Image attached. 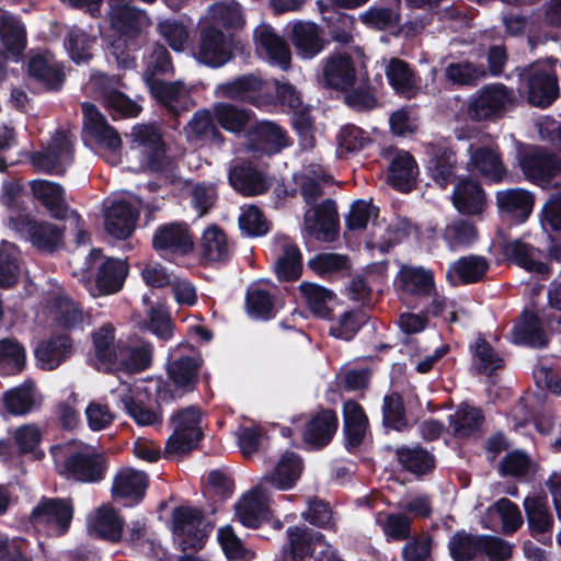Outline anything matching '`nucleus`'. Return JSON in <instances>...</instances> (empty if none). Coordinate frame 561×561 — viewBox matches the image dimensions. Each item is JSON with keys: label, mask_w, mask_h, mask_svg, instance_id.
Segmentation results:
<instances>
[{"label": "nucleus", "mask_w": 561, "mask_h": 561, "mask_svg": "<svg viewBox=\"0 0 561 561\" xmlns=\"http://www.w3.org/2000/svg\"><path fill=\"white\" fill-rule=\"evenodd\" d=\"M327 181L299 175L298 184L306 204L313 205L304 216L305 233L319 241L330 242L334 240L337 232L339 215L336 204L333 199L327 198L322 203L314 205L323 194L322 183Z\"/></svg>", "instance_id": "f257e3e1"}, {"label": "nucleus", "mask_w": 561, "mask_h": 561, "mask_svg": "<svg viewBox=\"0 0 561 561\" xmlns=\"http://www.w3.org/2000/svg\"><path fill=\"white\" fill-rule=\"evenodd\" d=\"M201 360L198 357L182 356L168 364L170 381L158 379L152 382L158 405L168 404L193 391L197 382Z\"/></svg>", "instance_id": "f03ea898"}, {"label": "nucleus", "mask_w": 561, "mask_h": 561, "mask_svg": "<svg viewBox=\"0 0 561 561\" xmlns=\"http://www.w3.org/2000/svg\"><path fill=\"white\" fill-rule=\"evenodd\" d=\"M73 516L70 500L42 497L33 507L30 520L37 531L49 537H59L68 531Z\"/></svg>", "instance_id": "7ed1b4c3"}, {"label": "nucleus", "mask_w": 561, "mask_h": 561, "mask_svg": "<svg viewBox=\"0 0 561 561\" xmlns=\"http://www.w3.org/2000/svg\"><path fill=\"white\" fill-rule=\"evenodd\" d=\"M201 421L202 412L194 405L173 414L171 417L173 434L165 443V455L186 454L194 449L203 437Z\"/></svg>", "instance_id": "20e7f679"}, {"label": "nucleus", "mask_w": 561, "mask_h": 561, "mask_svg": "<svg viewBox=\"0 0 561 561\" xmlns=\"http://www.w3.org/2000/svg\"><path fill=\"white\" fill-rule=\"evenodd\" d=\"M173 535L183 551L202 549L209 525L203 512L191 506H179L172 513Z\"/></svg>", "instance_id": "39448f33"}, {"label": "nucleus", "mask_w": 561, "mask_h": 561, "mask_svg": "<svg viewBox=\"0 0 561 561\" xmlns=\"http://www.w3.org/2000/svg\"><path fill=\"white\" fill-rule=\"evenodd\" d=\"M130 150L140 165L153 172H161L165 164V149L159 129L154 125H137L131 129Z\"/></svg>", "instance_id": "423d86ee"}, {"label": "nucleus", "mask_w": 561, "mask_h": 561, "mask_svg": "<svg viewBox=\"0 0 561 561\" xmlns=\"http://www.w3.org/2000/svg\"><path fill=\"white\" fill-rule=\"evenodd\" d=\"M33 167L50 174H62L73 159V136L69 131L57 130L45 150L30 157Z\"/></svg>", "instance_id": "0eeeda50"}, {"label": "nucleus", "mask_w": 561, "mask_h": 561, "mask_svg": "<svg viewBox=\"0 0 561 561\" xmlns=\"http://www.w3.org/2000/svg\"><path fill=\"white\" fill-rule=\"evenodd\" d=\"M194 58L209 68H220L233 58L232 41L215 25H206L199 32Z\"/></svg>", "instance_id": "6e6552de"}, {"label": "nucleus", "mask_w": 561, "mask_h": 561, "mask_svg": "<svg viewBox=\"0 0 561 561\" xmlns=\"http://www.w3.org/2000/svg\"><path fill=\"white\" fill-rule=\"evenodd\" d=\"M215 94L222 99L248 102L256 107L270 102L267 84L257 73H247L219 83L215 88Z\"/></svg>", "instance_id": "1a4fd4ad"}, {"label": "nucleus", "mask_w": 561, "mask_h": 561, "mask_svg": "<svg viewBox=\"0 0 561 561\" xmlns=\"http://www.w3.org/2000/svg\"><path fill=\"white\" fill-rule=\"evenodd\" d=\"M363 75L354 58L345 51L332 53L321 60V80L327 88L346 91Z\"/></svg>", "instance_id": "9d476101"}, {"label": "nucleus", "mask_w": 561, "mask_h": 561, "mask_svg": "<svg viewBox=\"0 0 561 561\" xmlns=\"http://www.w3.org/2000/svg\"><path fill=\"white\" fill-rule=\"evenodd\" d=\"M510 102V91L504 84L485 85L470 98L468 116L476 122L496 119Z\"/></svg>", "instance_id": "9b49d317"}, {"label": "nucleus", "mask_w": 561, "mask_h": 561, "mask_svg": "<svg viewBox=\"0 0 561 561\" xmlns=\"http://www.w3.org/2000/svg\"><path fill=\"white\" fill-rule=\"evenodd\" d=\"M11 225L39 251L53 252L61 244L62 230L55 224L18 215L11 219Z\"/></svg>", "instance_id": "f8f14e48"}, {"label": "nucleus", "mask_w": 561, "mask_h": 561, "mask_svg": "<svg viewBox=\"0 0 561 561\" xmlns=\"http://www.w3.org/2000/svg\"><path fill=\"white\" fill-rule=\"evenodd\" d=\"M92 84L113 119L136 117L140 113L141 107L118 90V79L100 73L92 77Z\"/></svg>", "instance_id": "ddd939ff"}, {"label": "nucleus", "mask_w": 561, "mask_h": 561, "mask_svg": "<svg viewBox=\"0 0 561 561\" xmlns=\"http://www.w3.org/2000/svg\"><path fill=\"white\" fill-rule=\"evenodd\" d=\"M106 468L105 457L94 451H75L62 461V473L68 479L83 483L100 482L104 479Z\"/></svg>", "instance_id": "4468645a"}, {"label": "nucleus", "mask_w": 561, "mask_h": 561, "mask_svg": "<svg viewBox=\"0 0 561 561\" xmlns=\"http://www.w3.org/2000/svg\"><path fill=\"white\" fill-rule=\"evenodd\" d=\"M193 240L185 224L159 226L152 236V247L161 257L183 256L193 250Z\"/></svg>", "instance_id": "2eb2a0df"}, {"label": "nucleus", "mask_w": 561, "mask_h": 561, "mask_svg": "<svg viewBox=\"0 0 561 561\" xmlns=\"http://www.w3.org/2000/svg\"><path fill=\"white\" fill-rule=\"evenodd\" d=\"M394 283L402 297L412 299V305L433 294L436 286L433 271L416 265H402Z\"/></svg>", "instance_id": "dca6fc26"}, {"label": "nucleus", "mask_w": 561, "mask_h": 561, "mask_svg": "<svg viewBox=\"0 0 561 561\" xmlns=\"http://www.w3.org/2000/svg\"><path fill=\"white\" fill-rule=\"evenodd\" d=\"M528 76V102L538 107L551 105L559 95V85L550 61L533 65Z\"/></svg>", "instance_id": "f3484780"}, {"label": "nucleus", "mask_w": 561, "mask_h": 561, "mask_svg": "<svg viewBox=\"0 0 561 561\" xmlns=\"http://www.w3.org/2000/svg\"><path fill=\"white\" fill-rule=\"evenodd\" d=\"M425 169L430 178L445 188L456 179L457 156L446 141L431 142L426 147Z\"/></svg>", "instance_id": "a211bd4d"}, {"label": "nucleus", "mask_w": 561, "mask_h": 561, "mask_svg": "<svg viewBox=\"0 0 561 561\" xmlns=\"http://www.w3.org/2000/svg\"><path fill=\"white\" fill-rule=\"evenodd\" d=\"M253 39L256 51L264 56L271 66L284 71L289 68L291 60L289 46L274 27L265 22L260 23L253 31Z\"/></svg>", "instance_id": "6ab92c4d"}, {"label": "nucleus", "mask_w": 561, "mask_h": 561, "mask_svg": "<svg viewBox=\"0 0 561 561\" xmlns=\"http://www.w3.org/2000/svg\"><path fill=\"white\" fill-rule=\"evenodd\" d=\"M268 488H260V482L245 493L234 505L238 520L248 528H257L262 523L270 520Z\"/></svg>", "instance_id": "aec40b11"}, {"label": "nucleus", "mask_w": 561, "mask_h": 561, "mask_svg": "<svg viewBox=\"0 0 561 561\" xmlns=\"http://www.w3.org/2000/svg\"><path fill=\"white\" fill-rule=\"evenodd\" d=\"M382 156L389 161V184L401 192L411 191L419 175V165L413 156L392 147L383 149Z\"/></svg>", "instance_id": "412c9836"}, {"label": "nucleus", "mask_w": 561, "mask_h": 561, "mask_svg": "<svg viewBox=\"0 0 561 561\" xmlns=\"http://www.w3.org/2000/svg\"><path fill=\"white\" fill-rule=\"evenodd\" d=\"M83 114V131L99 146L115 152L122 146L118 133L107 123L105 116L90 102L81 104Z\"/></svg>", "instance_id": "4be33fe9"}, {"label": "nucleus", "mask_w": 561, "mask_h": 561, "mask_svg": "<svg viewBox=\"0 0 561 561\" xmlns=\"http://www.w3.org/2000/svg\"><path fill=\"white\" fill-rule=\"evenodd\" d=\"M274 271L279 280H295L302 272V255L287 236H277L272 242Z\"/></svg>", "instance_id": "5701e85b"}, {"label": "nucleus", "mask_w": 561, "mask_h": 561, "mask_svg": "<svg viewBox=\"0 0 561 561\" xmlns=\"http://www.w3.org/2000/svg\"><path fill=\"white\" fill-rule=\"evenodd\" d=\"M469 156L468 169L477 171L489 183H501L507 176V170L501 159L500 152L489 146L470 144L467 148Z\"/></svg>", "instance_id": "b1692460"}, {"label": "nucleus", "mask_w": 561, "mask_h": 561, "mask_svg": "<svg viewBox=\"0 0 561 561\" xmlns=\"http://www.w3.org/2000/svg\"><path fill=\"white\" fill-rule=\"evenodd\" d=\"M229 184L244 196L264 194L270 188L266 174L249 161H239L228 169Z\"/></svg>", "instance_id": "393cba45"}, {"label": "nucleus", "mask_w": 561, "mask_h": 561, "mask_svg": "<svg viewBox=\"0 0 561 561\" xmlns=\"http://www.w3.org/2000/svg\"><path fill=\"white\" fill-rule=\"evenodd\" d=\"M128 266L123 260L107 259L99 267L95 280H84L83 285L92 297L117 293L124 284Z\"/></svg>", "instance_id": "a878e982"}, {"label": "nucleus", "mask_w": 561, "mask_h": 561, "mask_svg": "<svg viewBox=\"0 0 561 561\" xmlns=\"http://www.w3.org/2000/svg\"><path fill=\"white\" fill-rule=\"evenodd\" d=\"M108 16L113 28L127 38L137 37L149 25L150 21L145 10L110 0Z\"/></svg>", "instance_id": "bb28decb"}, {"label": "nucleus", "mask_w": 561, "mask_h": 561, "mask_svg": "<svg viewBox=\"0 0 561 561\" xmlns=\"http://www.w3.org/2000/svg\"><path fill=\"white\" fill-rule=\"evenodd\" d=\"M152 98L173 115H180L193 106L192 99L182 80L153 81L147 85Z\"/></svg>", "instance_id": "cd10ccee"}, {"label": "nucleus", "mask_w": 561, "mask_h": 561, "mask_svg": "<svg viewBox=\"0 0 561 561\" xmlns=\"http://www.w3.org/2000/svg\"><path fill=\"white\" fill-rule=\"evenodd\" d=\"M138 216L131 203L114 199L104 211V228L113 238L124 240L133 233Z\"/></svg>", "instance_id": "c85d7f7f"}, {"label": "nucleus", "mask_w": 561, "mask_h": 561, "mask_svg": "<svg viewBox=\"0 0 561 561\" xmlns=\"http://www.w3.org/2000/svg\"><path fill=\"white\" fill-rule=\"evenodd\" d=\"M31 78L42 84L46 90L58 91L65 82V71L61 62L48 51L37 53L28 60Z\"/></svg>", "instance_id": "c756f323"}, {"label": "nucleus", "mask_w": 561, "mask_h": 561, "mask_svg": "<svg viewBox=\"0 0 561 561\" xmlns=\"http://www.w3.org/2000/svg\"><path fill=\"white\" fill-rule=\"evenodd\" d=\"M286 534L288 543L282 548V561H304L324 538L321 533L310 530L305 525L288 527Z\"/></svg>", "instance_id": "7c9ffc66"}, {"label": "nucleus", "mask_w": 561, "mask_h": 561, "mask_svg": "<svg viewBox=\"0 0 561 561\" xmlns=\"http://www.w3.org/2000/svg\"><path fill=\"white\" fill-rule=\"evenodd\" d=\"M451 202L460 214L479 215L484 210L486 195L478 181L462 176L454 186Z\"/></svg>", "instance_id": "2f4dec72"}, {"label": "nucleus", "mask_w": 561, "mask_h": 561, "mask_svg": "<svg viewBox=\"0 0 561 561\" xmlns=\"http://www.w3.org/2000/svg\"><path fill=\"white\" fill-rule=\"evenodd\" d=\"M385 75L396 94L402 98L412 99L422 92L421 78L400 58L393 57L387 62Z\"/></svg>", "instance_id": "473e14b6"}, {"label": "nucleus", "mask_w": 561, "mask_h": 561, "mask_svg": "<svg viewBox=\"0 0 561 561\" xmlns=\"http://www.w3.org/2000/svg\"><path fill=\"white\" fill-rule=\"evenodd\" d=\"M301 473V459L294 451H286L282 455L274 470L262 477L260 488L272 490H289L294 486Z\"/></svg>", "instance_id": "72a5a7b5"}, {"label": "nucleus", "mask_w": 561, "mask_h": 561, "mask_svg": "<svg viewBox=\"0 0 561 561\" xmlns=\"http://www.w3.org/2000/svg\"><path fill=\"white\" fill-rule=\"evenodd\" d=\"M151 363V343L138 339L118 343L114 366L127 373H139L149 368Z\"/></svg>", "instance_id": "f704fd0d"}, {"label": "nucleus", "mask_w": 561, "mask_h": 561, "mask_svg": "<svg viewBox=\"0 0 561 561\" xmlns=\"http://www.w3.org/2000/svg\"><path fill=\"white\" fill-rule=\"evenodd\" d=\"M148 484L147 474L130 468L118 471L113 480L114 499L125 500L126 506L138 504L145 496Z\"/></svg>", "instance_id": "c9c22d12"}, {"label": "nucleus", "mask_w": 561, "mask_h": 561, "mask_svg": "<svg viewBox=\"0 0 561 561\" xmlns=\"http://www.w3.org/2000/svg\"><path fill=\"white\" fill-rule=\"evenodd\" d=\"M489 268V263L481 255H465L449 264L446 279L451 286L469 285L480 282Z\"/></svg>", "instance_id": "e433bc0d"}, {"label": "nucleus", "mask_w": 561, "mask_h": 561, "mask_svg": "<svg viewBox=\"0 0 561 561\" xmlns=\"http://www.w3.org/2000/svg\"><path fill=\"white\" fill-rule=\"evenodd\" d=\"M124 520L117 512L108 506L100 507L88 518L91 535L111 542H118L123 537Z\"/></svg>", "instance_id": "4c0bfd02"}, {"label": "nucleus", "mask_w": 561, "mask_h": 561, "mask_svg": "<svg viewBox=\"0 0 561 561\" xmlns=\"http://www.w3.org/2000/svg\"><path fill=\"white\" fill-rule=\"evenodd\" d=\"M253 138L257 147L268 156L276 154L293 144L287 131L273 121L257 122L253 128Z\"/></svg>", "instance_id": "58836bf2"}, {"label": "nucleus", "mask_w": 561, "mask_h": 561, "mask_svg": "<svg viewBox=\"0 0 561 561\" xmlns=\"http://www.w3.org/2000/svg\"><path fill=\"white\" fill-rule=\"evenodd\" d=\"M336 428V414L331 410H322L306 424L304 440L313 448H321L331 442Z\"/></svg>", "instance_id": "ea45409f"}, {"label": "nucleus", "mask_w": 561, "mask_h": 561, "mask_svg": "<svg viewBox=\"0 0 561 561\" xmlns=\"http://www.w3.org/2000/svg\"><path fill=\"white\" fill-rule=\"evenodd\" d=\"M30 186L34 197L57 219L64 218L67 205L60 184L47 180H32Z\"/></svg>", "instance_id": "a19ab883"}, {"label": "nucleus", "mask_w": 561, "mask_h": 561, "mask_svg": "<svg viewBox=\"0 0 561 561\" xmlns=\"http://www.w3.org/2000/svg\"><path fill=\"white\" fill-rule=\"evenodd\" d=\"M495 202L501 218L515 225L526 221V188L500 190L495 193Z\"/></svg>", "instance_id": "79ce46f5"}, {"label": "nucleus", "mask_w": 561, "mask_h": 561, "mask_svg": "<svg viewBox=\"0 0 561 561\" xmlns=\"http://www.w3.org/2000/svg\"><path fill=\"white\" fill-rule=\"evenodd\" d=\"M71 352L69 336L61 334L39 343L35 348V357L41 368L51 370L65 362Z\"/></svg>", "instance_id": "37998d69"}, {"label": "nucleus", "mask_w": 561, "mask_h": 561, "mask_svg": "<svg viewBox=\"0 0 561 561\" xmlns=\"http://www.w3.org/2000/svg\"><path fill=\"white\" fill-rule=\"evenodd\" d=\"M291 41L297 55L302 59H312L323 49L319 26L313 22L295 23Z\"/></svg>", "instance_id": "c03bdc74"}, {"label": "nucleus", "mask_w": 561, "mask_h": 561, "mask_svg": "<svg viewBox=\"0 0 561 561\" xmlns=\"http://www.w3.org/2000/svg\"><path fill=\"white\" fill-rule=\"evenodd\" d=\"M447 548L453 561H481V535L457 530L449 537Z\"/></svg>", "instance_id": "a18cd8bd"}, {"label": "nucleus", "mask_w": 561, "mask_h": 561, "mask_svg": "<svg viewBox=\"0 0 561 561\" xmlns=\"http://www.w3.org/2000/svg\"><path fill=\"white\" fill-rule=\"evenodd\" d=\"M442 238L450 251H459L470 248L477 241L478 231L472 222L456 218L446 225Z\"/></svg>", "instance_id": "49530a36"}, {"label": "nucleus", "mask_w": 561, "mask_h": 561, "mask_svg": "<svg viewBox=\"0 0 561 561\" xmlns=\"http://www.w3.org/2000/svg\"><path fill=\"white\" fill-rule=\"evenodd\" d=\"M469 351L472 358V367L483 375H492L504 365L503 358L493 346L481 335L470 344Z\"/></svg>", "instance_id": "de8ad7c7"}, {"label": "nucleus", "mask_w": 561, "mask_h": 561, "mask_svg": "<svg viewBox=\"0 0 561 561\" xmlns=\"http://www.w3.org/2000/svg\"><path fill=\"white\" fill-rule=\"evenodd\" d=\"M245 309L250 318L270 320L274 317V298L262 284H253L247 290Z\"/></svg>", "instance_id": "09e8293b"}, {"label": "nucleus", "mask_w": 561, "mask_h": 561, "mask_svg": "<svg viewBox=\"0 0 561 561\" xmlns=\"http://www.w3.org/2000/svg\"><path fill=\"white\" fill-rule=\"evenodd\" d=\"M551 529L552 517L548 512L546 499L537 497L528 502V533L547 543L551 541Z\"/></svg>", "instance_id": "8fccbe9b"}, {"label": "nucleus", "mask_w": 561, "mask_h": 561, "mask_svg": "<svg viewBox=\"0 0 561 561\" xmlns=\"http://www.w3.org/2000/svg\"><path fill=\"white\" fill-rule=\"evenodd\" d=\"M299 291L312 313L323 319L331 316L329 305L335 298L332 290L316 283L304 282L299 285Z\"/></svg>", "instance_id": "3c124183"}, {"label": "nucleus", "mask_w": 561, "mask_h": 561, "mask_svg": "<svg viewBox=\"0 0 561 561\" xmlns=\"http://www.w3.org/2000/svg\"><path fill=\"white\" fill-rule=\"evenodd\" d=\"M202 255L209 262H221L230 257V247L225 232L218 226H209L201 240Z\"/></svg>", "instance_id": "603ef678"}, {"label": "nucleus", "mask_w": 561, "mask_h": 561, "mask_svg": "<svg viewBox=\"0 0 561 561\" xmlns=\"http://www.w3.org/2000/svg\"><path fill=\"white\" fill-rule=\"evenodd\" d=\"M187 136L191 139L215 144L221 146L224 137L215 126L209 111H197L186 126Z\"/></svg>", "instance_id": "864d4df0"}, {"label": "nucleus", "mask_w": 561, "mask_h": 561, "mask_svg": "<svg viewBox=\"0 0 561 561\" xmlns=\"http://www.w3.org/2000/svg\"><path fill=\"white\" fill-rule=\"evenodd\" d=\"M396 455L400 465L414 474H425L434 468V456L419 445L399 447Z\"/></svg>", "instance_id": "5fc2aeb1"}, {"label": "nucleus", "mask_w": 561, "mask_h": 561, "mask_svg": "<svg viewBox=\"0 0 561 561\" xmlns=\"http://www.w3.org/2000/svg\"><path fill=\"white\" fill-rule=\"evenodd\" d=\"M3 404L8 413L24 415L31 412L35 405V388L31 380L4 392Z\"/></svg>", "instance_id": "6e6d98bb"}, {"label": "nucleus", "mask_w": 561, "mask_h": 561, "mask_svg": "<svg viewBox=\"0 0 561 561\" xmlns=\"http://www.w3.org/2000/svg\"><path fill=\"white\" fill-rule=\"evenodd\" d=\"M412 308L419 309L425 314L427 320L428 317H434L442 318L449 323L458 321L455 304L451 300H448L444 295L439 294L436 286L434 287L433 294L423 298L419 304L412 305Z\"/></svg>", "instance_id": "4d7b16f0"}, {"label": "nucleus", "mask_w": 561, "mask_h": 561, "mask_svg": "<svg viewBox=\"0 0 561 561\" xmlns=\"http://www.w3.org/2000/svg\"><path fill=\"white\" fill-rule=\"evenodd\" d=\"M145 65L146 68L142 73V79L146 85L153 81H159V76L173 73L171 55L161 44H154L151 47L150 54L146 57Z\"/></svg>", "instance_id": "13d9d810"}, {"label": "nucleus", "mask_w": 561, "mask_h": 561, "mask_svg": "<svg viewBox=\"0 0 561 561\" xmlns=\"http://www.w3.org/2000/svg\"><path fill=\"white\" fill-rule=\"evenodd\" d=\"M214 116L224 129L240 134L245 129L251 112L230 103L220 102L214 106Z\"/></svg>", "instance_id": "bf43d9fd"}, {"label": "nucleus", "mask_w": 561, "mask_h": 561, "mask_svg": "<svg viewBox=\"0 0 561 561\" xmlns=\"http://www.w3.org/2000/svg\"><path fill=\"white\" fill-rule=\"evenodd\" d=\"M449 426L455 436L467 437L479 430L483 415L480 409L461 404L454 414H450Z\"/></svg>", "instance_id": "052dcab7"}, {"label": "nucleus", "mask_w": 561, "mask_h": 561, "mask_svg": "<svg viewBox=\"0 0 561 561\" xmlns=\"http://www.w3.org/2000/svg\"><path fill=\"white\" fill-rule=\"evenodd\" d=\"M119 403L123 410L140 426H148L160 424L162 416L160 413L145 407L142 403L137 402L129 388H122L116 390Z\"/></svg>", "instance_id": "680f3d73"}, {"label": "nucleus", "mask_w": 561, "mask_h": 561, "mask_svg": "<svg viewBox=\"0 0 561 561\" xmlns=\"http://www.w3.org/2000/svg\"><path fill=\"white\" fill-rule=\"evenodd\" d=\"M317 5L328 24L331 38L342 45L350 44L353 39L354 16L342 12H333L331 15H327L321 0L317 1Z\"/></svg>", "instance_id": "e2e57ef3"}, {"label": "nucleus", "mask_w": 561, "mask_h": 561, "mask_svg": "<svg viewBox=\"0 0 561 561\" xmlns=\"http://www.w3.org/2000/svg\"><path fill=\"white\" fill-rule=\"evenodd\" d=\"M367 321L368 316L364 311L348 310L331 321L329 332L335 339L350 342Z\"/></svg>", "instance_id": "0e129e2a"}, {"label": "nucleus", "mask_w": 561, "mask_h": 561, "mask_svg": "<svg viewBox=\"0 0 561 561\" xmlns=\"http://www.w3.org/2000/svg\"><path fill=\"white\" fill-rule=\"evenodd\" d=\"M114 339V328L111 324H104L93 333L95 357L100 368L112 369L114 367V359L117 355Z\"/></svg>", "instance_id": "69168bd1"}, {"label": "nucleus", "mask_w": 561, "mask_h": 561, "mask_svg": "<svg viewBox=\"0 0 561 561\" xmlns=\"http://www.w3.org/2000/svg\"><path fill=\"white\" fill-rule=\"evenodd\" d=\"M208 15L214 23L226 28H241L244 25L241 5L234 0L211 4L208 8Z\"/></svg>", "instance_id": "338daca9"}, {"label": "nucleus", "mask_w": 561, "mask_h": 561, "mask_svg": "<svg viewBox=\"0 0 561 561\" xmlns=\"http://www.w3.org/2000/svg\"><path fill=\"white\" fill-rule=\"evenodd\" d=\"M485 76L486 71L482 65L470 61L451 62L445 68L446 79L458 85H474Z\"/></svg>", "instance_id": "774afa93"}]
</instances>
